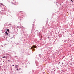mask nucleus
<instances>
[{"instance_id":"obj_1","label":"nucleus","mask_w":74,"mask_h":74,"mask_svg":"<svg viewBox=\"0 0 74 74\" xmlns=\"http://www.w3.org/2000/svg\"><path fill=\"white\" fill-rule=\"evenodd\" d=\"M36 48L37 46H36L35 45H34L33 46H32V47L31 48V49H32L33 50H34V48Z\"/></svg>"},{"instance_id":"obj_2","label":"nucleus","mask_w":74,"mask_h":74,"mask_svg":"<svg viewBox=\"0 0 74 74\" xmlns=\"http://www.w3.org/2000/svg\"><path fill=\"white\" fill-rule=\"evenodd\" d=\"M5 33L6 34V35H8V32H7V31H6V32H5Z\"/></svg>"},{"instance_id":"obj_3","label":"nucleus","mask_w":74,"mask_h":74,"mask_svg":"<svg viewBox=\"0 0 74 74\" xmlns=\"http://www.w3.org/2000/svg\"><path fill=\"white\" fill-rule=\"evenodd\" d=\"M18 66H18V65H16V66H15V68H17V67H18Z\"/></svg>"},{"instance_id":"obj_4","label":"nucleus","mask_w":74,"mask_h":74,"mask_svg":"<svg viewBox=\"0 0 74 74\" xmlns=\"http://www.w3.org/2000/svg\"><path fill=\"white\" fill-rule=\"evenodd\" d=\"M6 30L7 32H8L9 33L10 32V30L9 29H7Z\"/></svg>"},{"instance_id":"obj_5","label":"nucleus","mask_w":74,"mask_h":74,"mask_svg":"<svg viewBox=\"0 0 74 74\" xmlns=\"http://www.w3.org/2000/svg\"><path fill=\"white\" fill-rule=\"evenodd\" d=\"M0 5H3V4L2 3H0Z\"/></svg>"},{"instance_id":"obj_6","label":"nucleus","mask_w":74,"mask_h":74,"mask_svg":"<svg viewBox=\"0 0 74 74\" xmlns=\"http://www.w3.org/2000/svg\"><path fill=\"white\" fill-rule=\"evenodd\" d=\"M5 58V56L3 57L2 58Z\"/></svg>"},{"instance_id":"obj_7","label":"nucleus","mask_w":74,"mask_h":74,"mask_svg":"<svg viewBox=\"0 0 74 74\" xmlns=\"http://www.w3.org/2000/svg\"><path fill=\"white\" fill-rule=\"evenodd\" d=\"M71 1L72 2H73V0H71Z\"/></svg>"},{"instance_id":"obj_8","label":"nucleus","mask_w":74,"mask_h":74,"mask_svg":"<svg viewBox=\"0 0 74 74\" xmlns=\"http://www.w3.org/2000/svg\"><path fill=\"white\" fill-rule=\"evenodd\" d=\"M16 70H17V71H18V69H17Z\"/></svg>"},{"instance_id":"obj_9","label":"nucleus","mask_w":74,"mask_h":74,"mask_svg":"<svg viewBox=\"0 0 74 74\" xmlns=\"http://www.w3.org/2000/svg\"><path fill=\"white\" fill-rule=\"evenodd\" d=\"M62 64H63V63L62 62Z\"/></svg>"},{"instance_id":"obj_10","label":"nucleus","mask_w":74,"mask_h":74,"mask_svg":"<svg viewBox=\"0 0 74 74\" xmlns=\"http://www.w3.org/2000/svg\"><path fill=\"white\" fill-rule=\"evenodd\" d=\"M14 66V65H12V66Z\"/></svg>"},{"instance_id":"obj_11","label":"nucleus","mask_w":74,"mask_h":74,"mask_svg":"<svg viewBox=\"0 0 74 74\" xmlns=\"http://www.w3.org/2000/svg\"><path fill=\"white\" fill-rule=\"evenodd\" d=\"M1 74H3V73H1Z\"/></svg>"}]
</instances>
